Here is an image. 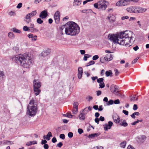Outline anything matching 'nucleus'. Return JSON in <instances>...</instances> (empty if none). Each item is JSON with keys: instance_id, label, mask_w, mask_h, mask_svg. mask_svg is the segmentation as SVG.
Returning <instances> with one entry per match:
<instances>
[{"instance_id": "obj_62", "label": "nucleus", "mask_w": 149, "mask_h": 149, "mask_svg": "<svg viewBox=\"0 0 149 149\" xmlns=\"http://www.w3.org/2000/svg\"><path fill=\"white\" fill-rule=\"evenodd\" d=\"M103 109V106L102 105H100L99 107V108H98V110L99 111H102Z\"/></svg>"}, {"instance_id": "obj_34", "label": "nucleus", "mask_w": 149, "mask_h": 149, "mask_svg": "<svg viewBox=\"0 0 149 149\" xmlns=\"http://www.w3.org/2000/svg\"><path fill=\"white\" fill-rule=\"evenodd\" d=\"M95 63V62L94 61H89L87 64L86 65V67H88L90 65L94 64Z\"/></svg>"}, {"instance_id": "obj_28", "label": "nucleus", "mask_w": 149, "mask_h": 149, "mask_svg": "<svg viewBox=\"0 0 149 149\" xmlns=\"http://www.w3.org/2000/svg\"><path fill=\"white\" fill-rule=\"evenodd\" d=\"M116 96H121L122 93L120 91L117 90L114 93Z\"/></svg>"}, {"instance_id": "obj_5", "label": "nucleus", "mask_w": 149, "mask_h": 149, "mask_svg": "<svg viewBox=\"0 0 149 149\" xmlns=\"http://www.w3.org/2000/svg\"><path fill=\"white\" fill-rule=\"evenodd\" d=\"M41 85L42 83L38 79H34L33 82V91L36 96L38 95L41 92L40 88Z\"/></svg>"}, {"instance_id": "obj_23", "label": "nucleus", "mask_w": 149, "mask_h": 149, "mask_svg": "<svg viewBox=\"0 0 149 149\" xmlns=\"http://www.w3.org/2000/svg\"><path fill=\"white\" fill-rule=\"evenodd\" d=\"M52 136V133L49 132H48L46 136V139L47 141H49L50 139V137Z\"/></svg>"}, {"instance_id": "obj_64", "label": "nucleus", "mask_w": 149, "mask_h": 149, "mask_svg": "<svg viewBox=\"0 0 149 149\" xmlns=\"http://www.w3.org/2000/svg\"><path fill=\"white\" fill-rule=\"evenodd\" d=\"M43 147L45 149H48L49 148V146L47 144L44 145Z\"/></svg>"}, {"instance_id": "obj_20", "label": "nucleus", "mask_w": 149, "mask_h": 149, "mask_svg": "<svg viewBox=\"0 0 149 149\" xmlns=\"http://www.w3.org/2000/svg\"><path fill=\"white\" fill-rule=\"evenodd\" d=\"M88 111L87 109V107H86L82 111H80V113L85 116L88 113Z\"/></svg>"}, {"instance_id": "obj_27", "label": "nucleus", "mask_w": 149, "mask_h": 149, "mask_svg": "<svg viewBox=\"0 0 149 149\" xmlns=\"http://www.w3.org/2000/svg\"><path fill=\"white\" fill-rule=\"evenodd\" d=\"M31 32H36L38 31V29L36 28H34V27L32 28H29V31Z\"/></svg>"}, {"instance_id": "obj_45", "label": "nucleus", "mask_w": 149, "mask_h": 149, "mask_svg": "<svg viewBox=\"0 0 149 149\" xmlns=\"http://www.w3.org/2000/svg\"><path fill=\"white\" fill-rule=\"evenodd\" d=\"M99 58V56L97 55H95L93 57V60H95L98 59Z\"/></svg>"}, {"instance_id": "obj_60", "label": "nucleus", "mask_w": 149, "mask_h": 149, "mask_svg": "<svg viewBox=\"0 0 149 149\" xmlns=\"http://www.w3.org/2000/svg\"><path fill=\"white\" fill-rule=\"evenodd\" d=\"M63 145V144L62 142H60L57 144L56 146L58 147L59 148H61L62 146Z\"/></svg>"}, {"instance_id": "obj_19", "label": "nucleus", "mask_w": 149, "mask_h": 149, "mask_svg": "<svg viewBox=\"0 0 149 149\" xmlns=\"http://www.w3.org/2000/svg\"><path fill=\"white\" fill-rule=\"evenodd\" d=\"M134 6H131L128 7L126 9L127 11L130 13H133L134 9Z\"/></svg>"}, {"instance_id": "obj_58", "label": "nucleus", "mask_w": 149, "mask_h": 149, "mask_svg": "<svg viewBox=\"0 0 149 149\" xmlns=\"http://www.w3.org/2000/svg\"><path fill=\"white\" fill-rule=\"evenodd\" d=\"M114 71L115 73V75L116 76H117L118 75V74L119 73V72L118 71V70H117V69H115Z\"/></svg>"}, {"instance_id": "obj_3", "label": "nucleus", "mask_w": 149, "mask_h": 149, "mask_svg": "<svg viewBox=\"0 0 149 149\" xmlns=\"http://www.w3.org/2000/svg\"><path fill=\"white\" fill-rule=\"evenodd\" d=\"M65 31L67 35L73 36L78 34L80 31V27L76 23L70 21L66 24Z\"/></svg>"}, {"instance_id": "obj_17", "label": "nucleus", "mask_w": 149, "mask_h": 149, "mask_svg": "<svg viewBox=\"0 0 149 149\" xmlns=\"http://www.w3.org/2000/svg\"><path fill=\"white\" fill-rule=\"evenodd\" d=\"M113 119L114 122L116 123H119L120 121V119L119 117L117 116H113Z\"/></svg>"}, {"instance_id": "obj_16", "label": "nucleus", "mask_w": 149, "mask_h": 149, "mask_svg": "<svg viewBox=\"0 0 149 149\" xmlns=\"http://www.w3.org/2000/svg\"><path fill=\"white\" fill-rule=\"evenodd\" d=\"M81 0H74L73 5L74 6H79L81 4Z\"/></svg>"}, {"instance_id": "obj_38", "label": "nucleus", "mask_w": 149, "mask_h": 149, "mask_svg": "<svg viewBox=\"0 0 149 149\" xmlns=\"http://www.w3.org/2000/svg\"><path fill=\"white\" fill-rule=\"evenodd\" d=\"M114 103L113 101L112 100H109L107 104V105H110Z\"/></svg>"}, {"instance_id": "obj_52", "label": "nucleus", "mask_w": 149, "mask_h": 149, "mask_svg": "<svg viewBox=\"0 0 149 149\" xmlns=\"http://www.w3.org/2000/svg\"><path fill=\"white\" fill-rule=\"evenodd\" d=\"M114 103L115 104H118L120 103V100L118 99H117L116 100L114 101H113Z\"/></svg>"}, {"instance_id": "obj_21", "label": "nucleus", "mask_w": 149, "mask_h": 149, "mask_svg": "<svg viewBox=\"0 0 149 149\" xmlns=\"http://www.w3.org/2000/svg\"><path fill=\"white\" fill-rule=\"evenodd\" d=\"M134 10L133 13H139L140 12V8L138 7L134 6Z\"/></svg>"}, {"instance_id": "obj_26", "label": "nucleus", "mask_w": 149, "mask_h": 149, "mask_svg": "<svg viewBox=\"0 0 149 149\" xmlns=\"http://www.w3.org/2000/svg\"><path fill=\"white\" fill-rule=\"evenodd\" d=\"M79 119L81 120H84L85 119V116L83 115L81 113H80V114L79 115Z\"/></svg>"}, {"instance_id": "obj_4", "label": "nucleus", "mask_w": 149, "mask_h": 149, "mask_svg": "<svg viewBox=\"0 0 149 149\" xmlns=\"http://www.w3.org/2000/svg\"><path fill=\"white\" fill-rule=\"evenodd\" d=\"M27 112L28 115L31 117H34L38 111L37 104L35 102L34 100L32 99L30 100L27 107Z\"/></svg>"}, {"instance_id": "obj_61", "label": "nucleus", "mask_w": 149, "mask_h": 149, "mask_svg": "<svg viewBox=\"0 0 149 149\" xmlns=\"http://www.w3.org/2000/svg\"><path fill=\"white\" fill-rule=\"evenodd\" d=\"M104 60L107 61H109L111 60L109 58H108L107 56H105L104 58Z\"/></svg>"}, {"instance_id": "obj_44", "label": "nucleus", "mask_w": 149, "mask_h": 149, "mask_svg": "<svg viewBox=\"0 0 149 149\" xmlns=\"http://www.w3.org/2000/svg\"><path fill=\"white\" fill-rule=\"evenodd\" d=\"M147 10V9L143 8H140V12L144 13Z\"/></svg>"}, {"instance_id": "obj_15", "label": "nucleus", "mask_w": 149, "mask_h": 149, "mask_svg": "<svg viewBox=\"0 0 149 149\" xmlns=\"http://www.w3.org/2000/svg\"><path fill=\"white\" fill-rule=\"evenodd\" d=\"M104 0H102L101 1L98 2L97 3H95L94 4V7L96 8L100 9V8H99V7L100 6V5L101 4L100 3H102V2H104Z\"/></svg>"}, {"instance_id": "obj_10", "label": "nucleus", "mask_w": 149, "mask_h": 149, "mask_svg": "<svg viewBox=\"0 0 149 149\" xmlns=\"http://www.w3.org/2000/svg\"><path fill=\"white\" fill-rule=\"evenodd\" d=\"M47 15V10H45L42 11L40 13L39 15V17L42 19H44L45 18Z\"/></svg>"}, {"instance_id": "obj_31", "label": "nucleus", "mask_w": 149, "mask_h": 149, "mask_svg": "<svg viewBox=\"0 0 149 149\" xmlns=\"http://www.w3.org/2000/svg\"><path fill=\"white\" fill-rule=\"evenodd\" d=\"M12 31L14 32L18 33H20L21 32V31L20 30H18L15 28H13L12 29Z\"/></svg>"}, {"instance_id": "obj_50", "label": "nucleus", "mask_w": 149, "mask_h": 149, "mask_svg": "<svg viewBox=\"0 0 149 149\" xmlns=\"http://www.w3.org/2000/svg\"><path fill=\"white\" fill-rule=\"evenodd\" d=\"M73 113L74 114H76L78 112V109L76 110V108H73L72 109Z\"/></svg>"}, {"instance_id": "obj_37", "label": "nucleus", "mask_w": 149, "mask_h": 149, "mask_svg": "<svg viewBox=\"0 0 149 149\" xmlns=\"http://www.w3.org/2000/svg\"><path fill=\"white\" fill-rule=\"evenodd\" d=\"M37 22L39 24H41L43 22V21L41 19V18H39L37 19Z\"/></svg>"}, {"instance_id": "obj_53", "label": "nucleus", "mask_w": 149, "mask_h": 149, "mask_svg": "<svg viewBox=\"0 0 149 149\" xmlns=\"http://www.w3.org/2000/svg\"><path fill=\"white\" fill-rule=\"evenodd\" d=\"M37 36H33L31 40L32 41H35L37 39Z\"/></svg>"}, {"instance_id": "obj_1", "label": "nucleus", "mask_w": 149, "mask_h": 149, "mask_svg": "<svg viewBox=\"0 0 149 149\" xmlns=\"http://www.w3.org/2000/svg\"><path fill=\"white\" fill-rule=\"evenodd\" d=\"M127 31L120 32L118 34H109L108 38L111 41L115 43L127 46L130 42L132 37H130Z\"/></svg>"}, {"instance_id": "obj_49", "label": "nucleus", "mask_w": 149, "mask_h": 149, "mask_svg": "<svg viewBox=\"0 0 149 149\" xmlns=\"http://www.w3.org/2000/svg\"><path fill=\"white\" fill-rule=\"evenodd\" d=\"M139 58V57H138L136 58L134 60H133L132 62V64L135 63L138 60V59Z\"/></svg>"}, {"instance_id": "obj_47", "label": "nucleus", "mask_w": 149, "mask_h": 149, "mask_svg": "<svg viewBox=\"0 0 149 149\" xmlns=\"http://www.w3.org/2000/svg\"><path fill=\"white\" fill-rule=\"evenodd\" d=\"M13 49L14 50L16 53L19 51V48L18 47H13Z\"/></svg>"}, {"instance_id": "obj_36", "label": "nucleus", "mask_w": 149, "mask_h": 149, "mask_svg": "<svg viewBox=\"0 0 149 149\" xmlns=\"http://www.w3.org/2000/svg\"><path fill=\"white\" fill-rule=\"evenodd\" d=\"M104 80V79L102 78H100L99 79H97V83L99 84H100L101 83L103 82V81Z\"/></svg>"}, {"instance_id": "obj_56", "label": "nucleus", "mask_w": 149, "mask_h": 149, "mask_svg": "<svg viewBox=\"0 0 149 149\" xmlns=\"http://www.w3.org/2000/svg\"><path fill=\"white\" fill-rule=\"evenodd\" d=\"M78 132L79 134H81L83 132V130L81 128L78 129Z\"/></svg>"}, {"instance_id": "obj_24", "label": "nucleus", "mask_w": 149, "mask_h": 149, "mask_svg": "<svg viewBox=\"0 0 149 149\" xmlns=\"http://www.w3.org/2000/svg\"><path fill=\"white\" fill-rule=\"evenodd\" d=\"M105 74L107 77L112 76V72L110 70L106 71L105 72Z\"/></svg>"}, {"instance_id": "obj_57", "label": "nucleus", "mask_w": 149, "mask_h": 149, "mask_svg": "<svg viewBox=\"0 0 149 149\" xmlns=\"http://www.w3.org/2000/svg\"><path fill=\"white\" fill-rule=\"evenodd\" d=\"M129 18V17L128 16H123L121 17V19L122 20H124L125 19H127Z\"/></svg>"}, {"instance_id": "obj_54", "label": "nucleus", "mask_w": 149, "mask_h": 149, "mask_svg": "<svg viewBox=\"0 0 149 149\" xmlns=\"http://www.w3.org/2000/svg\"><path fill=\"white\" fill-rule=\"evenodd\" d=\"M47 141L45 140H42L41 141V144L42 145H44L46 144V143H47Z\"/></svg>"}, {"instance_id": "obj_32", "label": "nucleus", "mask_w": 149, "mask_h": 149, "mask_svg": "<svg viewBox=\"0 0 149 149\" xmlns=\"http://www.w3.org/2000/svg\"><path fill=\"white\" fill-rule=\"evenodd\" d=\"M120 125L122 126L125 127L127 126L128 124L125 120H124L122 123H120Z\"/></svg>"}, {"instance_id": "obj_6", "label": "nucleus", "mask_w": 149, "mask_h": 149, "mask_svg": "<svg viewBox=\"0 0 149 149\" xmlns=\"http://www.w3.org/2000/svg\"><path fill=\"white\" fill-rule=\"evenodd\" d=\"M36 10L32 11L31 13L28 14L26 16L24 20L27 23H29L31 21V18L35 16L36 14Z\"/></svg>"}, {"instance_id": "obj_55", "label": "nucleus", "mask_w": 149, "mask_h": 149, "mask_svg": "<svg viewBox=\"0 0 149 149\" xmlns=\"http://www.w3.org/2000/svg\"><path fill=\"white\" fill-rule=\"evenodd\" d=\"M87 98L88 99V101L89 102L93 99V97L91 96L88 95V97L86 98V99Z\"/></svg>"}, {"instance_id": "obj_35", "label": "nucleus", "mask_w": 149, "mask_h": 149, "mask_svg": "<svg viewBox=\"0 0 149 149\" xmlns=\"http://www.w3.org/2000/svg\"><path fill=\"white\" fill-rule=\"evenodd\" d=\"M23 30L25 31H29V27H28L26 26H24L23 27Z\"/></svg>"}, {"instance_id": "obj_43", "label": "nucleus", "mask_w": 149, "mask_h": 149, "mask_svg": "<svg viewBox=\"0 0 149 149\" xmlns=\"http://www.w3.org/2000/svg\"><path fill=\"white\" fill-rule=\"evenodd\" d=\"M65 26H66V24L64 25H62L60 27V29L61 30V31L62 32V31L64 29H66Z\"/></svg>"}, {"instance_id": "obj_51", "label": "nucleus", "mask_w": 149, "mask_h": 149, "mask_svg": "<svg viewBox=\"0 0 149 149\" xmlns=\"http://www.w3.org/2000/svg\"><path fill=\"white\" fill-rule=\"evenodd\" d=\"M59 137L62 139H64L65 138V135L64 134H61L60 135Z\"/></svg>"}, {"instance_id": "obj_8", "label": "nucleus", "mask_w": 149, "mask_h": 149, "mask_svg": "<svg viewBox=\"0 0 149 149\" xmlns=\"http://www.w3.org/2000/svg\"><path fill=\"white\" fill-rule=\"evenodd\" d=\"M54 18L56 24H58L59 22L60 19V12L59 11H56L54 15Z\"/></svg>"}, {"instance_id": "obj_40", "label": "nucleus", "mask_w": 149, "mask_h": 149, "mask_svg": "<svg viewBox=\"0 0 149 149\" xmlns=\"http://www.w3.org/2000/svg\"><path fill=\"white\" fill-rule=\"evenodd\" d=\"M93 13L94 14H95L94 13L92 10L91 9H86V13L88 14L89 13Z\"/></svg>"}, {"instance_id": "obj_13", "label": "nucleus", "mask_w": 149, "mask_h": 149, "mask_svg": "<svg viewBox=\"0 0 149 149\" xmlns=\"http://www.w3.org/2000/svg\"><path fill=\"white\" fill-rule=\"evenodd\" d=\"M50 50L49 49L45 50L42 52L41 55L42 57L45 58L48 56L50 54Z\"/></svg>"}, {"instance_id": "obj_48", "label": "nucleus", "mask_w": 149, "mask_h": 149, "mask_svg": "<svg viewBox=\"0 0 149 149\" xmlns=\"http://www.w3.org/2000/svg\"><path fill=\"white\" fill-rule=\"evenodd\" d=\"M68 136L70 138H72L73 136V134L72 132H69L68 134Z\"/></svg>"}, {"instance_id": "obj_30", "label": "nucleus", "mask_w": 149, "mask_h": 149, "mask_svg": "<svg viewBox=\"0 0 149 149\" xmlns=\"http://www.w3.org/2000/svg\"><path fill=\"white\" fill-rule=\"evenodd\" d=\"M137 97L136 95L132 96L130 98V99L131 101H134L137 100Z\"/></svg>"}, {"instance_id": "obj_18", "label": "nucleus", "mask_w": 149, "mask_h": 149, "mask_svg": "<svg viewBox=\"0 0 149 149\" xmlns=\"http://www.w3.org/2000/svg\"><path fill=\"white\" fill-rule=\"evenodd\" d=\"M100 134V133H97L91 134L89 135V137L90 138H93L95 137H97Z\"/></svg>"}, {"instance_id": "obj_11", "label": "nucleus", "mask_w": 149, "mask_h": 149, "mask_svg": "<svg viewBox=\"0 0 149 149\" xmlns=\"http://www.w3.org/2000/svg\"><path fill=\"white\" fill-rule=\"evenodd\" d=\"M110 89L111 91L114 93L117 90L119 89V87L113 84L111 86Z\"/></svg>"}, {"instance_id": "obj_7", "label": "nucleus", "mask_w": 149, "mask_h": 149, "mask_svg": "<svg viewBox=\"0 0 149 149\" xmlns=\"http://www.w3.org/2000/svg\"><path fill=\"white\" fill-rule=\"evenodd\" d=\"M130 1V0H120L116 3V5L118 6H123L127 4L128 1Z\"/></svg>"}, {"instance_id": "obj_25", "label": "nucleus", "mask_w": 149, "mask_h": 149, "mask_svg": "<svg viewBox=\"0 0 149 149\" xmlns=\"http://www.w3.org/2000/svg\"><path fill=\"white\" fill-rule=\"evenodd\" d=\"M8 36L11 39H14L15 36L13 33L12 32H10L8 33Z\"/></svg>"}, {"instance_id": "obj_63", "label": "nucleus", "mask_w": 149, "mask_h": 149, "mask_svg": "<svg viewBox=\"0 0 149 149\" xmlns=\"http://www.w3.org/2000/svg\"><path fill=\"white\" fill-rule=\"evenodd\" d=\"M52 141L53 143H55L57 141V140L56 137H54L52 139Z\"/></svg>"}, {"instance_id": "obj_33", "label": "nucleus", "mask_w": 149, "mask_h": 149, "mask_svg": "<svg viewBox=\"0 0 149 149\" xmlns=\"http://www.w3.org/2000/svg\"><path fill=\"white\" fill-rule=\"evenodd\" d=\"M73 105V108H76V110H77V109H78V103L77 102H74Z\"/></svg>"}, {"instance_id": "obj_22", "label": "nucleus", "mask_w": 149, "mask_h": 149, "mask_svg": "<svg viewBox=\"0 0 149 149\" xmlns=\"http://www.w3.org/2000/svg\"><path fill=\"white\" fill-rule=\"evenodd\" d=\"M146 137L144 135H142L140 137V143H143L145 141Z\"/></svg>"}, {"instance_id": "obj_2", "label": "nucleus", "mask_w": 149, "mask_h": 149, "mask_svg": "<svg viewBox=\"0 0 149 149\" xmlns=\"http://www.w3.org/2000/svg\"><path fill=\"white\" fill-rule=\"evenodd\" d=\"M12 60L24 68H29L33 63L32 57L30 53H25L15 55L11 57Z\"/></svg>"}, {"instance_id": "obj_46", "label": "nucleus", "mask_w": 149, "mask_h": 149, "mask_svg": "<svg viewBox=\"0 0 149 149\" xmlns=\"http://www.w3.org/2000/svg\"><path fill=\"white\" fill-rule=\"evenodd\" d=\"M99 86H100V88H104L105 86L104 83V82H102L99 85Z\"/></svg>"}, {"instance_id": "obj_39", "label": "nucleus", "mask_w": 149, "mask_h": 149, "mask_svg": "<svg viewBox=\"0 0 149 149\" xmlns=\"http://www.w3.org/2000/svg\"><path fill=\"white\" fill-rule=\"evenodd\" d=\"M83 69L81 67H79L78 68V73L83 74Z\"/></svg>"}, {"instance_id": "obj_12", "label": "nucleus", "mask_w": 149, "mask_h": 149, "mask_svg": "<svg viewBox=\"0 0 149 149\" xmlns=\"http://www.w3.org/2000/svg\"><path fill=\"white\" fill-rule=\"evenodd\" d=\"M113 124V123L111 121H109L108 122V124H106L104 127V130L105 131H107L108 129L111 128V126Z\"/></svg>"}, {"instance_id": "obj_41", "label": "nucleus", "mask_w": 149, "mask_h": 149, "mask_svg": "<svg viewBox=\"0 0 149 149\" xmlns=\"http://www.w3.org/2000/svg\"><path fill=\"white\" fill-rule=\"evenodd\" d=\"M63 116H65L69 118H71L72 117V115H71V113H67L66 114H64Z\"/></svg>"}, {"instance_id": "obj_29", "label": "nucleus", "mask_w": 149, "mask_h": 149, "mask_svg": "<svg viewBox=\"0 0 149 149\" xmlns=\"http://www.w3.org/2000/svg\"><path fill=\"white\" fill-rule=\"evenodd\" d=\"M126 144V141H124L120 143V146L121 147L123 148H124Z\"/></svg>"}, {"instance_id": "obj_42", "label": "nucleus", "mask_w": 149, "mask_h": 149, "mask_svg": "<svg viewBox=\"0 0 149 149\" xmlns=\"http://www.w3.org/2000/svg\"><path fill=\"white\" fill-rule=\"evenodd\" d=\"M8 15L10 16H14L15 15V12L11 11L8 13Z\"/></svg>"}, {"instance_id": "obj_9", "label": "nucleus", "mask_w": 149, "mask_h": 149, "mask_svg": "<svg viewBox=\"0 0 149 149\" xmlns=\"http://www.w3.org/2000/svg\"><path fill=\"white\" fill-rule=\"evenodd\" d=\"M116 19L115 16L112 14H109L107 18L110 22H113L115 21Z\"/></svg>"}, {"instance_id": "obj_59", "label": "nucleus", "mask_w": 149, "mask_h": 149, "mask_svg": "<svg viewBox=\"0 0 149 149\" xmlns=\"http://www.w3.org/2000/svg\"><path fill=\"white\" fill-rule=\"evenodd\" d=\"M22 6V3H19L17 6V8H20Z\"/></svg>"}, {"instance_id": "obj_14", "label": "nucleus", "mask_w": 149, "mask_h": 149, "mask_svg": "<svg viewBox=\"0 0 149 149\" xmlns=\"http://www.w3.org/2000/svg\"><path fill=\"white\" fill-rule=\"evenodd\" d=\"M106 2V1L104 0V2H102V3H100V6L99 7V8L102 10H105L107 7V4L105 3V2Z\"/></svg>"}]
</instances>
